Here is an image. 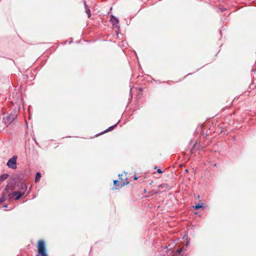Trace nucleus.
Here are the masks:
<instances>
[{
    "label": "nucleus",
    "mask_w": 256,
    "mask_h": 256,
    "mask_svg": "<svg viewBox=\"0 0 256 256\" xmlns=\"http://www.w3.org/2000/svg\"><path fill=\"white\" fill-rule=\"evenodd\" d=\"M27 190V186L24 183L20 184V188H19V192L22 193L24 194Z\"/></svg>",
    "instance_id": "39448f33"
},
{
    "label": "nucleus",
    "mask_w": 256,
    "mask_h": 256,
    "mask_svg": "<svg viewBox=\"0 0 256 256\" xmlns=\"http://www.w3.org/2000/svg\"><path fill=\"white\" fill-rule=\"evenodd\" d=\"M110 22H111L113 26H116L118 24L119 21L118 20L116 17H115L114 16L112 15Z\"/></svg>",
    "instance_id": "423d86ee"
},
{
    "label": "nucleus",
    "mask_w": 256,
    "mask_h": 256,
    "mask_svg": "<svg viewBox=\"0 0 256 256\" xmlns=\"http://www.w3.org/2000/svg\"><path fill=\"white\" fill-rule=\"evenodd\" d=\"M38 252L40 256H48L46 254L45 242L42 240L38 242Z\"/></svg>",
    "instance_id": "f257e3e1"
},
{
    "label": "nucleus",
    "mask_w": 256,
    "mask_h": 256,
    "mask_svg": "<svg viewBox=\"0 0 256 256\" xmlns=\"http://www.w3.org/2000/svg\"><path fill=\"white\" fill-rule=\"evenodd\" d=\"M17 156H14L12 158H10L6 163V166L12 169L15 170L17 168L16 160Z\"/></svg>",
    "instance_id": "7ed1b4c3"
},
{
    "label": "nucleus",
    "mask_w": 256,
    "mask_h": 256,
    "mask_svg": "<svg viewBox=\"0 0 256 256\" xmlns=\"http://www.w3.org/2000/svg\"><path fill=\"white\" fill-rule=\"evenodd\" d=\"M186 171L188 172V170H186Z\"/></svg>",
    "instance_id": "f3484780"
},
{
    "label": "nucleus",
    "mask_w": 256,
    "mask_h": 256,
    "mask_svg": "<svg viewBox=\"0 0 256 256\" xmlns=\"http://www.w3.org/2000/svg\"><path fill=\"white\" fill-rule=\"evenodd\" d=\"M12 196L15 197V200H18L21 197H22L24 194L20 192L19 191L14 192L12 194Z\"/></svg>",
    "instance_id": "20e7f679"
},
{
    "label": "nucleus",
    "mask_w": 256,
    "mask_h": 256,
    "mask_svg": "<svg viewBox=\"0 0 256 256\" xmlns=\"http://www.w3.org/2000/svg\"><path fill=\"white\" fill-rule=\"evenodd\" d=\"M84 6H85L86 12L88 14V17L90 18L91 16L90 10L88 8V6L86 4V2H84Z\"/></svg>",
    "instance_id": "6e6552de"
},
{
    "label": "nucleus",
    "mask_w": 256,
    "mask_h": 256,
    "mask_svg": "<svg viewBox=\"0 0 256 256\" xmlns=\"http://www.w3.org/2000/svg\"><path fill=\"white\" fill-rule=\"evenodd\" d=\"M40 178H41V175H40V172H37L36 174V178H35V182H39Z\"/></svg>",
    "instance_id": "9d476101"
},
{
    "label": "nucleus",
    "mask_w": 256,
    "mask_h": 256,
    "mask_svg": "<svg viewBox=\"0 0 256 256\" xmlns=\"http://www.w3.org/2000/svg\"><path fill=\"white\" fill-rule=\"evenodd\" d=\"M116 125H117V124H115V125H114V126H112L110 127V128H109V129H110V130H112V129H113V128H114V127H116Z\"/></svg>",
    "instance_id": "f8f14e48"
},
{
    "label": "nucleus",
    "mask_w": 256,
    "mask_h": 256,
    "mask_svg": "<svg viewBox=\"0 0 256 256\" xmlns=\"http://www.w3.org/2000/svg\"><path fill=\"white\" fill-rule=\"evenodd\" d=\"M117 182H118V180H115L114 181V185H116Z\"/></svg>",
    "instance_id": "4468645a"
},
{
    "label": "nucleus",
    "mask_w": 256,
    "mask_h": 256,
    "mask_svg": "<svg viewBox=\"0 0 256 256\" xmlns=\"http://www.w3.org/2000/svg\"><path fill=\"white\" fill-rule=\"evenodd\" d=\"M8 174H4L2 175L1 176H0V181H3L5 180H6V178H8Z\"/></svg>",
    "instance_id": "1a4fd4ad"
},
{
    "label": "nucleus",
    "mask_w": 256,
    "mask_h": 256,
    "mask_svg": "<svg viewBox=\"0 0 256 256\" xmlns=\"http://www.w3.org/2000/svg\"><path fill=\"white\" fill-rule=\"evenodd\" d=\"M202 203H198V204H196L195 206V208L196 209H198V208H202Z\"/></svg>",
    "instance_id": "9b49d317"
},
{
    "label": "nucleus",
    "mask_w": 256,
    "mask_h": 256,
    "mask_svg": "<svg viewBox=\"0 0 256 256\" xmlns=\"http://www.w3.org/2000/svg\"><path fill=\"white\" fill-rule=\"evenodd\" d=\"M137 179H138V178H137V177H134V180H136Z\"/></svg>",
    "instance_id": "2eb2a0df"
},
{
    "label": "nucleus",
    "mask_w": 256,
    "mask_h": 256,
    "mask_svg": "<svg viewBox=\"0 0 256 256\" xmlns=\"http://www.w3.org/2000/svg\"><path fill=\"white\" fill-rule=\"evenodd\" d=\"M18 116L16 112L12 114H10V115L4 118V122L6 126H8Z\"/></svg>",
    "instance_id": "f03ea898"
},
{
    "label": "nucleus",
    "mask_w": 256,
    "mask_h": 256,
    "mask_svg": "<svg viewBox=\"0 0 256 256\" xmlns=\"http://www.w3.org/2000/svg\"><path fill=\"white\" fill-rule=\"evenodd\" d=\"M8 196L6 194H4L0 198V204L4 202L8 198Z\"/></svg>",
    "instance_id": "0eeeda50"
},
{
    "label": "nucleus",
    "mask_w": 256,
    "mask_h": 256,
    "mask_svg": "<svg viewBox=\"0 0 256 256\" xmlns=\"http://www.w3.org/2000/svg\"><path fill=\"white\" fill-rule=\"evenodd\" d=\"M4 208H7V205L6 204H5L4 206Z\"/></svg>",
    "instance_id": "dca6fc26"
},
{
    "label": "nucleus",
    "mask_w": 256,
    "mask_h": 256,
    "mask_svg": "<svg viewBox=\"0 0 256 256\" xmlns=\"http://www.w3.org/2000/svg\"><path fill=\"white\" fill-rule=\"evenodd\" d=\"M157 172H158V173H160V174L162 173V170L160 169H158V170H157Z\"/></svg>",
    "instance_id": "ddd939ff"
}]
</instances>
